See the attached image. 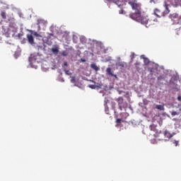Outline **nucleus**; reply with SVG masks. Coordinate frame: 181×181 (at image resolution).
Segmentation results:
<instances>
[{
	"mask_svg": "<svg viewBox=\"0 0 181 181\" xmlns=\"http://www.w3.org/2000/svg\"><path fill=\"white\" fill-rule=\"evenodd\" d=\"M117 103L119 107V110L122 111V108H124V107H122V104L124 103V98L122 97L118 98Z\"/></svg>",
	"mask_w": 181,
	"mask_h": 181,
	"instance_id": "nucleus-4",
	"label": "nucleus"
},
{
	"mask_svg": "<svg viewBox=\"0 0 181 181\" xmlns=\"http://www.w3.org/2000/svg\"><path fill=\"white\" fill-rule=\"evenodd\" d=\"M33 35L34 36H36V37H40V35H39V34H38L37 33H36V32L33 33Z\"/></svg>",
	"mask_w": 181,
	"mask_h": 181,
	"instance_id": "nucleus-20",
	"label": "nucleus"
},
{
	"mask_svg": "<svg viewBox=\"0 0 181 181\" xmlns=\"http://www.w3.org/2000/svg\"><path fill=\"white\" fill-rule=\"evenodd\" d=\"M155 12H159V9H156Z\"/></svg>",
	"mask_w": 181,
	"mask_h": 181,
	"instance_id": "nucleus-31",
	"label": "nucleus"
},
{
	"mask_svg": "<svg viewBox=\"0 0 181 181\" xmlns=\"http://www.w3.org/2000/svg\"><path fill=\"white\" fill-rule=\"evenodd\" d=\"M169 12H170V10H169V8L168 7V6H165V10L163 13V16L168 15Z\"/></svg>",
	"mask_w": 181,
	"mask_h": 181,
	"instance_id": "nucleus-9",
	"label": "nucleus"
},
{
	"mask_svg": "<svg viewBox=\"0 0 181 181\" xmlns=\"http://www.w3.org/2000/svg\"><path fill=\"white\" fill-rule=\"evenodd\" d=\"M156 108L157 110H160V111H163V110H164L163 105H157L156 106Z\"/></svg>",
	"mask_w": 181,
	"mask_h": 181,
	"instance_id": "nucleus-12",
	"label": "nucleus"
},
{
	"mask_svg": "<svg viewBox=\"0 0 181 181\" xmlns=\"http://www.w3.org/2000/svg\"><path fill=\"white\" fill-rule=\"evenodd\" d=\"M173 144H175V146H177V145H179V141L175 140L174 142H173Z\"/></svg>",
	"mask_w": 181,
	"mask_h": 181,
	"instance_id": "nucleus-22",
	"label": "nucleus"
},
{
	"mask_svg": "<svg viewBox=\"0 0 181 181\" xmlns=\"http://www.w3.org/2000/svg\"><path fill=\"white\" fill-rule=\"evenodd\" d=\"M117 66H119V67H127V63H125V62H119L117 64Z\"/></svg>",
	"mask_w": 181,
	"mask_h": 181,
	"instance_id": "nucleus-14",
	"label": "nucleus"
},
{
	"mask_svg": "<svg viewBox=\"0 0 181 181\" xmlns=\"http://www.w3.org/2000/svg\"><path fill=\"white\" fill-rule=\"evenodd\" d=\"M158 80H160V76H159V77L158 78Z\"/></svg>",
	"mask_w": 181,
	"mask_h": 181,
	"instance_id": "nucleus-32",
	"label": "nucleus"
},
{
	"mask_svg": "<svg viewBox=\"0 0 181 181\" xmlns=\"http://www.w3.org/2000/svg\"><path fill=\"white\" fill-rule=\"evenodd\" d=\"M135 65H136V66H139V62H136V63L135 64Z\"/></svg>",
	"mask_w": 181,
	"mask_h": 181,
	"instance_id": "nucleus-30",
	"label": "nucleus"
},
{
	"mask_svg": "<svg viewBox=\"0 0 181 181\" xmlns=\"http://www.w3.org/2000/svg\"><path fill=\"white\" fill-rule=\"evenodd\" d=\"M129 17L133 21H136L139 22V23H141V25H145L146 28H150V26H153V25H156L158 23V19L155 17L148 18L146 16H142L140 13H130Z\"/></svg>",
	"mask_w": 181,
	"mask_h": 181,
	"instance_id": "nucleus-1",
	"label": "nucleus"
},
{
	"mask_svg": "<svg viewBox=\"0 0 181 181\" xmlns=\"http://www.w3.org/2000/svg\"><path fill=\"white\" fill-rule=\"evenodd\" d=\"M62 56H64V57L69 56V52H67V51H63L62 52Z\"/></svg>",
	"mask_w": 181,
	"mask_h": 181,
	"instance_id": "nucleus-17",
	"label": "nucleus"
},
{
	"mask_svg": "<svg viewBox=\"0 0 181 181\" xmlns=\"http://www.w3.org/2000/svg\"><path fill=\"white\" fill-rule=\"evenodd\" d=\"M113 2L119 8H125V5L127 3L130 5L133 11H135V13H141V4L137 3L136 0H114Z\"/></svg>",
	"mask_w": 181,
	"mask_h": 181,
	"instance_id": "nucleus-2",
	"label": "nucleus"
},
{
	"mask_svg": "<svg viewBox=\"0 0 181 181\" xmlns=\"http://www.w3.org/2000/svg\"><path fill=\"white\" fill-rule=\"evenodd\" d=\"M27 39L30 45H33L35 43V39L33 38V35H32V34H28Z\"/></svg>",
	"mask_w": 181,
	"mask_h": 181,
	"instance_id": "nucleus-6",
	"label": "nucleus"
},
{
	"mask_svg": "<svg viewBox=\"0 0 181 181\" xmlns=\"http://www.w3.org/2000/svg\"><path fill=\"white\" fill-rule=\"evenodd\" d=\"M134 57H135V53H132V54H131L132 60H134Z\"/></svg>",
	"mask_w": 181,
	"mask_h": 181,
	"instance_id": "nucleus-23",
	"label": "nucleus"
},
{
	"mask_svg": "<svg viewBox=\"0 0 181 181\" xmlns=\"http://www.w3.org/2000/svg\"><path fill=\"white\" fill-rule=\"evenodd\" d=\"M119 13H120V14H122V13H124V10H120L119 11Z\"/></svg>",
	"mask_w": 181,
	"mask_h": 181,
	"instance_id": "nucleus-27",
	"label": "nucleus"
},
{
	"mask_svg": "<svg viewBox=\"0 0 181 181\" xmlns=\"http://www.w3.org/2000/svg\"><path fill=\"white\" fill-rule=\"evenodd\" d=\"M169 18L175 25H178V23H181V15L180 16L176 13H173L169 15Z\"/></svg>",
	"mask_w": 181,
	"mask_h": 181,
	"instance_id": "nucleus-3",
	"label": "nucleus"
},
{
	"mask_svg": "<svg viewBox=\"0 0 181 181\" xmlns=\"http://www.w3.org/2000/svg\"><path fill=\"white\" fill-rule=\"evenodd\" d=\"M1 16L3 19H6V13H5V11H2L1 13Z\"/></svg>",
	"mask_w": 181,
	"mask_h": 181,
	"instance_id": "nucleus-16",
	"label": "nucleus"
},
{
	"mask_svg": "<svg viewBox=\"0 0 181 181\" xmlns=\"http://www.w3.org/2000/svg\"><path fill=\"white\" fill-rule=\"evenodd\" d=\"M89 87H90V88L94 89V88H95V85H90Z\"/></svg>",
	"mask_w": 181,
	"mask_h": 181,
	"instance_id": "nucleus-26",
	"label": "nucleus"
},
{
	"mask_svg": "<svg viewBox=\"0 0 181 181\" xmlns=\"http://www.w3.org/2000/svg\"><path fill=\"white\" fill-rule=\"evenodd\" d=\"M150 129L151 131H153L154 132H156V125L155 124L150 125Z\"/></svg>",
	"mask_w": 181,
	"mask_h": 181,
	"instance_id": "nucleus-13",
	"label": "nucleus"
},
{
	"mask_svg": "<svg viewBox=\"0 0 181 181\" xmlns=\"http://www.w3.org/2000/svg\"><path fill=\"white\" fill-rule=\"evenodd\" d=\"M52 53H54V54H57L59 53V48L57 47L52 48Z\"/></svg>",
	"mask_w": 181,
	"mask_h": 181,
	"instance_id": "nucleus-11",
	"label": "nucleus"
},
{
	"mask_svg": "<svg viewBox=\"0 0 181 181\" xmlns=\"http://www.w3.org/2000/svg\"><path fill=\"white\" fill-rule=\"evenodd\" d=\"M91 69H93V70H95L96 71H98V70H100V68H98V66H97V65H95V64H92L90 65Z\"/></svg>",
	"mask_w": 181,
	"mask_h": 181,
	"instance_id": "nucleus-10",
	"label": "nucleus"
},
{
	"mask_svg": "<svg viewBox=\"0 0 181 181\" xmlns=\"http://www.w3.org/2000/svg\"><path fill=\"white\" fill-rule=\"evenodd\" d=\"M165 138H167V139H170L175 135V133L170 134L169 131L165 130L163 133Z\"/></svg>",
	"mask_w": 181,
	"mask_h": 181,
	"instance_id": "nucleus-5",
	"label": "nucleus"
},
{
	"mask_svg": "<svg viewBox=\"0 0 181 181\" xmlns=\"http://www.w3.org/2000/svg\"><path fill=\"white\" fill-rule=\"evenodd\" d=\"M148 70L150 71V73H153V68H148Z\"/></svg>",
	"mask_w": 181,
	"mask_h": 181,
	"instance_id": "nucleus-24",
	"label": "nucleus"
},
{
	"mask_svg": "<svg viewBox=\"0 0 181 181\" xmlns=\"http://www.w3.org/2000/svg\"><path fill=\"white\" fill-rule=\"evenodd\" d=\"M177 30L179 32L180 30V29H177Z\"/></svg>",
	"mask_w": 181,
	"mask_h": 181,
	"instance_id": "nucleus-33",
	"label": "nucleus"
},
{
	"mask_svg": "<svg viewBox=\"0 0 181 181\" xmlns=\"http://www.w3.org/2000/svg\"><path fill=\"white\" fill-rule=\"evenodd\" d=\"M67 66H69V64H67V62H64L63 67L64 66L67 67Z\"/></svg>",
	"mask_w": 181,
	"mask_h": 181,
	"instance_id": "nucleus-25",
	"label": "nucleus"
},
{
	"mask_svg": "<svg viewBox=\"0 0 181 181\" xmlns=\"http://www.w3.org/2000/svg\"><path fill=\"white\" fill-rule=\"evenodd\" d=\"M144 63L145 64H149V59L144 58Z\"/></svg>",
	"mask_w": 181,
	"mask_h": 181,
	"instance_id": "nucleus-19",
	"label": "nucleus"
},
{
	"mask_svg": "<svg viewBox=\"0 0 181 181\" xmlns=\"http://www.w3.org/2000/svg\"><path fill=\"white\" fill-rule=\"evenodd\" d=\"M64 71L65 72L66 74L69 75V71L68 70H64Z\"/></svg>",
	"mask_w": 181,
	"mask_h": 181,
	"instance_id": "nucleus-28",
	"label": "nucleus"
},
{
	"mask_svg": "<svg viewBox=\"0 0 181 181\" xmlns=\"http://www.w3.org/2000/svg\"><path fill=\"white\" fill-rule=\"evenodd\" d=\"M122 121V120L121 119H116V122H117L118 127H119V124H121Z\"/></svg>",
	"mask_w": 181,
	"mask_h": 181,
	"instance_id": "nucleus-18",
	"label": "nucleus"
},
{
	"mask_svg": "<svg viewBox=\"0 0 181 181\" xmlns=\"http://www.w3.org/2000/svg\"><path fill=\"white\" fill-rule=\"evenodd\" d=\"M177 100L178 101H181V96H178Z\"/></svg>",
	"mask_w": 181,
	"mask_h": 181,
	"instance_id": "nucleus-29",
	"label": "nucleus"
},
{
	"mask_svg": "<svg viewBox=\"0 0 181 181\" xmlns=\"http://www.w3.org/2000/svg\"><path fill=\"white\" fill-rule=\"evenodd\" d=\"M71 83H76V77H72L71 78Z\"/></svg>",
	"mask_w": 181,
	"mask_h": 181,
	"instance_id": "nucleus-21",
	"label": "nucleus"
},
{
	"mask_svg": "<svg viewBox=\"0 0 181 181\" xmlns=\"http://www.w3.org/2000/svg\"><path fill=\"white\" fill-rule=\"evenodd\" d=\"M38 57H39V55L37 54H32L30 58V61L33 63V62H36V60H37Z\"/></svg>",
	"mask_w": 181,
	"mask_h": 181,
	"instance_id": "nucleus-8",
	"label": "nucleus"
},
{
	"mask_svg": "<svg viewBox=\"0 0 181 181\" xmlns=\"http://www.w3.org/2000/svg\"><path fill=\"white\" fill-rule=\"evenodd\" d=\"M162 134V132H156V134H153V136H155V138H158L159 136H160V134Z\"/></svg>",
	"mask_w": 181,
	"mask_h": 181,
	"instance_id": "nucleus-15",
	"label": "nucleus"
},
{
	"mask_svg": "<svg viewBox=\"0 0 181 181\" xmlns=\"http://www.w3.org/2000/svg\"><path fill=\"white\" fill-rule=\"evenodd\" d=\"M106 73L108 76H111L112 77H117V75L112 74V69L111 68H107Z\"/></svg>",
	"mask_w": 181,
	"mask_h": 181,
	"instance_id": "nucleus-7",
	"label": "nucleus"
}]
</instances>
